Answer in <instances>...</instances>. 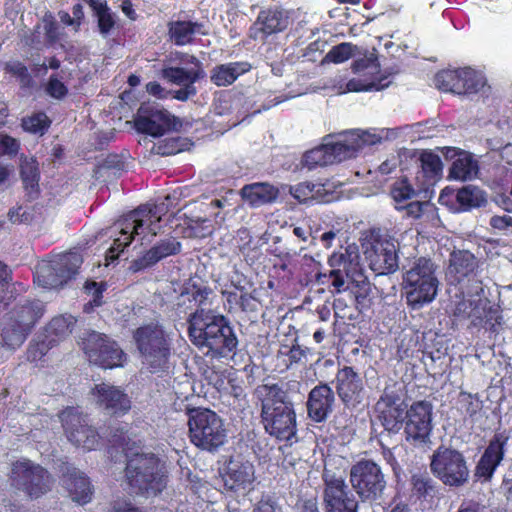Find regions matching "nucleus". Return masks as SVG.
I'll return each instance as SVG.
<instances>
[{
	"label": "nucleus",
	"mask_w": 512,
	"mask_h": 512,
	"mask_svg": "<svg viewBox=\"0 0 512 512\" xmlns=\"http://www.w3.org/2000/svg\"><path fill=\"white\" fill-rule=\"evenodd\" d=\"M85 292L92 296L88 303L91 307H99L103 304V293L107 289L105 282L87 281L84 286Z\"/></svg>",
	"instance_id": "nucleus-53"
},
{
	"label": "nucleus",
	"mask_w": 512,
	"mask_h": 512,
	"mask_svg": "<svg viewBox=\"0 0 512 512\" xmlns=\"http://www.w3.org/2000/svg\"><path fill=\"white\" fill-rule=\"evenodd\" d=\"M335 389L342 404L356 408L365 398V383L353 366L339 368L335 375Z\"/></svg>",
	"instance_id": "nucleus-24"
},
{
	"label": "nucleus",
	"mask_w": 512,
	"mask_h": 512,
	"mask_svg": "<svg viewBox=\"0 0 512 512\" xmlns=\"http://www.w3.org/2000/svg\"><path fill=\"white\" fill-rule=\"evenodd\" d=\"M254 394L261 405L265 432L280 441L292 440L297 434V415L288 392L273 383L258 385Z\"/></svg>",
	"instance_id": "nucleus-1"
},
{
	"label": "nucleus",
	"mask_w": 512,
	"mask_h": 512,
	"mask_svg": "<svg viewBox=\"0 0 512 512\" xmlns=\"http://www.w3.org/2000/svg\"><path fill=\"white\" fill-rule=\"evenodd\" d=\"M252 512H282V510L271 495L263 494L254 504Z\"/></svg>",
	"instance_id": "nucleus-56"
},
{
	"label": "nucleus",
	"mask_w": 512,
	"mask_h": 512,
	"mask_svg": "<svg viewBox=\"0 0 512 512\" xmlns=\"http://www.w3.org/2000/svg\"><path fill=\"white\" fill-rule=\"evenodd\" d=\"M462 82L465 84V93L462 95H471L479 93L485 87L486 78L471 67H465Z\"/></svg>",
	"instance_id": "nucleus-49"
},
{
	"label": "nucleus",
	"mask_w": 512,
	"mask_h": 512,
	"mask_svg": "<svg viewBox=\"0 0 512 512\" xmlns=\"http://www.w3.org/2000/svg\"><path fill=\"white\" fill-rule=\"evenodd\" d=\"M185 63L190 68L180 66H168L161 70V77L171 84L180 86L177 90L167 91L157 81H150L146 84V91L158 99H166L170 94L175 100L185 102L197 94L195 83L205 77L201 61L194 55H186Z\"/></svg>",
	"instance_id": "nucleus-6"
},
{
	"label": "nucleus",
	"mask_w": 512,
	"mask_h": 512,
	"mask_svg": "<svg viewBox=\"0 0 512 512\" xmlns=\"http://www.w3.org/2000/svg\"><path fill=\"white\" fill-rule=\"evenodd\" d=\"M169 40L175 46L191 45L195 42L196 35H206L203 31L204 24L192 20H172L167 24Z\"/></svg>",
	"instance_id": "nucleus-34"
},
{
	"label": "nucleus",
	"mask_w": 512,
	"mask_h": 512,
	"mask_svg": "<svg viewBox=\"0 0 512 512\" xmlns=\"http://www.w3.org/2000/svg\"><path fill=\"white\" fill-rule=\"evenodd\" d=\"M421 173L425 184L433 185L442 176V161L439 155L429 150H424L419 156Z\"/></svg>",
	"instance_id": "nucleus-40"
},
{
	"label": "nucleus",
	"mask_w": 512,
	"mask_h": 512,
	"mask_svg": "<svg viewBox=\"0 0 512 512\" xmlns=\"http://www.w3.org/2000/svg\"><path fill=\"white\" fill-rule=\"evenodd\" d=\"M290 25V12L280 7H270L258 13L254 27L262 40L284 32ZM257 38V35L254 36Z\"/></svg>",
	"instance_id": "nucleus-31"
},
{
	"label": "nucleus",
	"mask_w": 512,
	"mask_h": 512,
	"mask_svg": "<svg viewBox=\"0 0 512 512\" xmlns=\"http://www.w3.org/2000/svg\"><path fill=\"white\" fill-rule=\"evenodd\" d=\"M453 200L459 205L460 211H469L473 208H479L486 204L484 193L474 187L465 186L454 190L449 187L444 188L439 196V202L443 205H449Z\"/></svg>",
	"instance_id": "nucleus-32"
},
{
	"label": "nucleus",
	"mask_w": 512,
	"mask_h": 512,
	"mask_svg": "<svg viewBox=\"0 0 512 512\" xmlns=\"http://www.w3.org/2000/svg\"><path fill=\"white\" fill-rule=\"evenodd\" d=\"M308 349H303L300 345L294 344L286 353L289 365L299 364L307 356Z\"/></svg>",
	"instance_id": "nucleus-62"
},
{
	"label": "nucleus",
	"mask_w": 512,
	"mask_h": 512,
	"mask_svg": "<svg viewBox=\"0 0 512 512\" xmlns=\"http://www.w3.org/2000/svg\"><path fill=\"white\" fill-rule=\"evenodd\" d=\"M357 46L350 42H343L333 46L323 58V62L340 64L355 55Z\"/></svg>",
	"instance_id": "nucleus-48"
},
{
	"label": "nucleus",
	"mask_w": 512,
	"mask_h": 512,
	"mask_svg": "<svg viewBox=\"0 0 512 512\" xmlns=\"http://www.w3.org/2000/svg\"><path fill=\"white\" fill-rule=\"evenodd\" d=\"M352 71L355 74H365L367 71H377L379 68L378 58L374 54L364 55L352 63Z\"/></svg>",
	"instance_id": "nucleus-54"
},
{
	"label": "nucleus",
	"mask_w": 512,
	"mask_h": 512,
	"mask_svg": "<svg viewBox=\"0 0 512 512\" xmlns=\"http://www.w3.org/2000/svg\"><path fill=\"white\" fill-rule=\"evenodd\" d=\"M133 340L149 372L154 374L168 369L172 340L162 325L150 322L139 326L133 331Z\"/></svg>",
	"instance_id": "nucleus-5"
},
{
	"label": "nucleus",
	"mask_w": 512,
	"mask_h": 512,
	"mask_svg": "<svg viewBox=\"0 0 512 512\" xmlns=\"http://www.w3.org/2000/svg\"><path fill=\"white\" fill-rule=\"evenodd\" d=\"M366 251L370 268L378 275L394 273L399 266L398 249L392 238L377 235Z\"/></svg>",
	"instance_id": "nucleus-22"
},
{
	"label": "nucleus",
	"mask_w": 512,
	"mask_h": 512,
	"mask_svg": "<svg viewBox=\"0 0 512 512\" xmlns=\"http://www.w3.org/2000/svg\"><path fill=\"white\" fill-rule=\"evenodd\" d=\"M23 327L13 323L10 319L5 317L1 328V339L4 349L7 348L11 351L19 348L27 339L30 332H25Z\"/></svg>",
	"instance_id": "nucleus-42"
},
{
	"label": "nucleus",
	"mask_w": 512,
	"mask_h": 512,
	"mask_svg": "<svg viewBox=\"0 0 512 512\" xmlns=\"http://www.w3.org/2000/svg\"><path fill=\"white\" fill-rule=\"evenodd\" d=\"M182 244L174 236L160 239L140 257L134 259L130 264V270L134 273L144 271L156 265L161 260L175 256L181 252Z\"/></svg>",
	"instance_id": "nucleus-28"
},
{
	"label": "nucleus",
	"mask_w": 512,
	"mask_h": 512,
	"mask_svg": "<svg viewBox=\"0 0 512 512\" xmlns=\"http://www.w3.org/2000/svg\"><path fill=\"white\" fill-rule=\"evenodd\" d=\"M437 265L430 257H417L403 273L402 290L406 304L411 309H420L437 296L439 280Z\"/></svg>",
	"instance_id": "nucleus-4"
},
{
	"label": "nucleus",
	"mask_w": 512,
	"mask_h": 512,
	"mask_svg": "<svg viewBox=\"0 0 512 512\" xmlns=\"http://www.w3.org/2000/svg\"><path fill=\"white\" fill-rule=\"evenodd\" d=\"M50 124L51 120L43 112L35 113L22 120L23 129L34 134H44L50 127Z\"/></svg>",
	"instance_id": "nucleus-50"
},
{
	"label": "nucleus",
	"mask_w": 512,
	"mask_h": 512,
	"mask_svg": "<svg viewBox=\"0 0 512 512\" xmlns=\"http://www.w3.org/2000/svg\"><path fill=\"white\" fill-rule=\"evenodd\" d=\"M509 434L496 432L489 440L474 469V477L481 483L491 482L497 468L505 458Z\"/></svg>",
	"instance_id": "nucleus-21"
},
{
	"label": "nucleus",
	"mask_w": 512,
	"mask_h": 512,
	"mask_svg": "<svg viewBox=\"0 0 512 512\" xmlns=\"http://www.w3.org/2000/svg\"><path fill=\"white\" fill-rule=\"evenodd\" d=\"M45 305L40 300H28L16 304L7 314L6 317L13 323L23 327L25 332L32 331L33 327L44 315Z\"/></svg>",
	"instance_id": "nucleus-33"
},
{
	"label": "nucleus",
	"mask_w": 512,
	"mask_h": 512,
	"mask_svg": "<svg viewBox=\"0 0 512 512\" xmlns=\"http://www.w3.org/2000/svg\"><path fill=\"white\" fill-rule=\"evenodd\" d=\"M68 440L86 451L95 450L100 443L98 431L88 424L87 416L76 407H66L59 413Z\"/></svg>",
	"instance_id": "nucleus-19"
},
{
	"label": "nucleus",
	"mask_w": 512,
	"mask_h": 512,
	"mask_svg": "<svg viewBox=\"0 0 512 512\" xmlns=\"http://www.w3.org/2000/svg\"><path fill=\"white\" fill-rule=\"evenodd\" d=\"M82 263V256L77 252L50 256L37 264L34 282L46 289L62 288L76 277Z\"/></svg>",
	"instance_id": "nucleus-12"
},
{
	"label": "nucleus",
	"mask_w": 512,
	"mask_h": 512,
	"mask_svg": "<svg viewBox=\"0 0 512 512\" xmlns=\"http://www.w3.org/2000/svg\"><path fill=\"white\" fill-rule=\"evenodd\" d=\"M464 71L465 67L439 71L434 77L435 86L443 92L462 95L465 93V84L462 82Z\"/></svg>",
	"instance_id": "nucleus-38"
},
{
	"label": "nucleus",
	"mask_w": 512,
	"mask_h": 512,
	"mask_svg": "<svg viewBox=\"0 0 512 512\" xmlns=\"http://www.w3.org/2000/svg\"><path fill=\"white\" fill-rule=\"evenodd\" d=\"M335 392L328 383L320 382L314 386L307 398V415L316 423L325 422L334 410Z\"/></svg>",
	"instance_id": "nucleus-29"
},
{
	"label": "nucleus",
	"mask_w": 512,
	"mask_h": 512,
	"mask_svg": "<svg viewBox=\"0 0 512 512\" xmlns=\"http://www.w3.org/2000/svg\"><path fill=\"white\" fill-rule=\"evenodd\" d=\"M467 295V298L456 304L455 317L470 320L473 327L495 331L501 316L498 309L492 306L491 301L485 296L482 281L477 280L472 287H467Z\"/></svg>",
	"instance_id": "nucleus-11"
},
{
	"label": "nucleus",
	"mask_w": 512,
	"mask_h": 512,
	"mask_svg": "<svg viewBox=\"0 0 512 512\" xmlns=\"http://www.w3.org/2000/svg\"><path fill=\"white\" fill-rule=\"evenodd\" d=\"M175 117L167 110L159 109L157 105L142 103L134 119L138 132L153 137H160L174 126Z\"/></svg>",
	"instance_id": "nucleus-23"
},
{
	"label": "nucleus",
	"mask_w": 512,
	"mask_h": 512,
	"mask_svg": "<svg viewBox=\"0 0 512 512\" xmlns=\"http://www.w3.org/2000/svg\"><path fill=\"white\" fill-rule=\"evenodd\" d=\"M71 332L70 323L63 316L54 317L46 327V334L43 336H48V339H56L68 335Z\"/></svg>",
	"instance_id": "nucleus-52"
},
{
	"label": "nucleus",
	"mask_w": 512,
	"mask_h": 512,
	"mask_svg": "<svg viewBox=\"0 0 512 512\" xmlns=\"http://www.w3.org/2000/svg\"><path fill=\"white\" fill-rule=\"evenodd\" d=\"M83 351L91 364L103 369L123 367L127 361V354L116 340L96 331L84 338Z\"/></svg>",
	"instance_id": "nucleus-14"
},
{
	"label": "nucleus",
	"mask_w": 512,
	"mask_h": 512,
	"mask_svg": "<svg viewBox=\"0 0 512 512\" xmlns=\"http://www.w3.org/2000/svg\"><path fill=\"white\" fill-rule=\"evenodd\" d=\"M251 70V64L246 61L229 62L216 65L210 72V80L218 87L233 84L241 75Z\"/></svg>",
	"instance_id": "nucleus-36"
},
{
	"label": "nucleus",
	"mask_w": 512,
	"mask_h": 512,
	"mask_svg": "<svg viewBox=\"0 0 512 512\" xmlns=\"http://www.w3.org/2000/svg\"><path fill=\"white\" fill-rule=\"evenodd\" d=\"M484 506L477 500L474 499H464L459 507L457 512H482Z\"/></svg>",
	"instance_id": "nucleus-64"
},
{
	"label": "nucleus",
	"mask_w": 512,
	"mask_h": 512,
	"mask_svg": "<svg viewBox=\"0 0 512 512\" xmlns=\"http://www.w3.org/2000/svg\"><path fill=\"white\" fill-rule=\"evenodd\" d=\"M425 203L420 201H413L403 205H395V209L398 211L405 210L406 216L413 219H419L422 217L424 212Z\"/></svg>",
	"instance_id": "nucleus-61"
},
{
	"label": "nucleus",
	"mask_w": 512,
	"mask_h": 512,
	"mask_svg": "<svg viewBox=\"0 0 512 512\" xmlns=\"http://www.w3.org/2000/svg\"><path fill=\"white\" fill-rule=\"evenodd\" d=\"M96 406L111 416H122L131 409L129 396L120 387L100 383L91 389Z\"/></svg>",
	"instance_id": "nucleus-25"
},
{
	"label": "nucleus",
	"mask_w": 512,
	"mask_h": 512,
	"mask_svg": "<svg viewBox=\"0 0 512 512\" xmlns=\"http://www.w3.org/2000/svg\"><path fill=\"white\" fill-rule=\"evenodd\" d=\"M413 493L419 499H426L433 496L435 486L433 480L428 475L414 474L411 478Z\"/></svg>",
	"instance_id": "nucleus-51"
},
{
	"label": "nucleus",
	"mask_w": 512,
	"mask_h": 512,
	"mask_svg": "<svg viewBox=\"0 0 512 512\" xmlns=\"http://www.w3.org/2000/svg\"><path fill=\"white\" fill-rule=\"evenodd\" d=\"M211 293L212 289L206 285L196 282L188 283L179 296L178 305H185L186 302H189L190 308L193 306L201 307L205 305Z\"/></svg>",
	"instance_id": "nucleus-43"
},
{
	"label": "nucleus",
	"mask_w": 512,
	"mask_h": 512,
	"mask_svg": "<svg viewBox=\"0 0 512 512\" xmlns=\"http://www.w3.org/2000/svg\"><path fill=\"white\" fill-rule=\"evenodd\" d=\"M187 322L189 339L196 347L208 348L215 357H227L236 349L238 340L225 316L200 308Z\"/></svg>",
	"instance_id": "nucleus-2"
},
{
	"label": "nucleus",
	"mask_w": 512,
	"mask_h": 512,
	"mask_svg": "<svg viewBox=\"0 0 512 512\" xmlns=\"http://www.w3.org/2000/svg\"><path fill=\"white\" fill-rule=\"evenodd\" d=\"M182 141L181 137L166 138L163 144L158 146L159 153L161 155H175L181 152L183 150Z\"/></svg>",
	"instance_id": "nucleus-57"
},
{
	"label": "nucleus",
	"mask_w": 512,
	"mask_h": 512,
	"mask_svg": "<svg viewBox=\"0 0 512 512\" xmlns=\"http://www.w3.org/2000/svg\"><path fill=\"white\" fill-rule=\"evenodd\" d=\"M432 420L433 406L429 401L412 402L408 407L402 428L405 441L415 448L429 445L433 429Z\"/></svg>",
	"instance_id": "nucleus-15"
},
{
	"label": "nucleus",
	"mask_w": 512,
	"mask_h": 512,
	"mask_svg": "<svg viewBox=\"0 0 512 512\" xmlns=\"http://www.w3.org/2000/svg\"><path fill=\"white\" fill-rule=\"evenodd\" d=\"M7 477L12 489L23 492L31 499L47 494L53 485V478L48 470L27 458L13 461Z\"/></svg>",
	"instance_id": "nucleus-9"
},
{
	"label": "nucleus",
	"mask_w": 512,
	"mask_h": 512,
	"mask_svg": "<svg viewBox=\"0 0 512 512\" xmlns=\"http://www.w3.org/2000/svg\"><path fill=\"white\" fill-rule=\"evenodd\" d=\"M327 264L329 270L327 272H317L315 281L318 285L328 287L331 293L345 291L348 288L346 285L347 280L356 282L358 285L359 283H362L364 286L369 285L361 272L359 263L355 262L347 251L333 252L329 256Z\"/></svg>",
	"instance_id": "nucleus-13"
},
{
	"label": "nucleus",
	"mask_w": 512,
	"mask_h": 512,
	"mask_svg": "<svg viewBox=\"0 0 512 512\" xmlns=\"http://www.w3.org/2000/svg\"><path fill=\"white\" fill-rule=\"evenodd\" d=\"M46 93L52 98L62 99L68 94V88L55 75H52L47 82Z\"/></svg>",
	"instance_id": "nucleus-55"
},
{
	"label": "nucleus",
	"mask_w": 512,
	"mask_h": 512,
	"mask_svg": "<svg viewBox=\"0 0 512 512\" xmlns=\"http://www.w3.org/2000/svg\"><path fill=\"white\" fill-rule=\"evenodd\" d=\"M322 479V500L325 512H358V500L344 477L325 470Z\"/></svg>",
	"instance_id": "nucleus-20"
},
{
	"label": "nucleus",
	"mask_w": 512,
	"mask_h": 512,
	"mask_svg": "<svg viewBox=\"0 0 512 512\" xmlns=\"http://www.w3.org/2000/svg\"><path fill=\"white\" fill-rule=\"evenodd\" d=\"M408 407L403 386L397 381H393L385 385L374 404L375 421L389 435H396L403 428Z\"/></svg>",
	"instance_id": "nucleus-10"
},
{
	"label": "nucleus",
	"mask_w": 512,
	"mask_h": 512,
	"mask_svg": "<svg viewBox=\"0 0 512 512\" xmlns=\"http://www.w3.org/2000/svg\"><path fill=\"white\" fill-rule=\"evenodd\" d=\"M314 185L308 182L299 183L291 187V195L299 202H306L312 198Z\"/></svg>",
	"instance_id": "nucleus-60"
},
{
	"label": "nucleus",
	"mask_w": 512,
	"mask_h": 512,
	"mask_svg": "<svg viewBox=\"0 0 512 512\" xmlns=\"http://www.w3.org/2000/svg\"><path fill=\"white\" fill-rule=\"evenodd\" d=\"M389 195L395 202V205H403V203L414 198L417 195V192L409 179L404 176L398 178L392 183Z\"/></svg>",
	"instance_id": "nucleus-45"
},
{
	"label": "nucleus",
	"mask_w": 512,
	"mask_h": 512,
	"mask_svg": "<svg viewBox=\"0 0 512 512\" xmlns=\"http://www.w3.org/2000/svg\"><path fill=\"white\" fill-rule=\"evenodd\" d=\"M188 436L197 448L217 451L226 442L227 432L222 418L209 408L188 409Z\"/></svg>",
	"instance_id": "nucleus-8"
},
{
	"label": "nucleus",
	"mask_w": 512,
	"mask_h": 512,
	"mask_svg": "<svg viewBox=\"0 0 512 512\" xmlns=\"http://www.w3.org/2000/svg\"><path fill=\"white\" fill-rule=\"evenodd\" d=\"M430 468L445 485L459 487L468 481L467 463L464 455L458 450L438 447L433 453Z\"/></svg>",
	"instance_id": "nucleus-17"
},
{
	"label": "nucleus",
	"mask_w": 512,
	"mask_h": 512,
	"mask_svg": "<svg viewBox=\"0 0 512 512\" xmlns=\"http://www.w3.org/2000/svg\"><path fill=\"white\" fill-rule=\"evenodd\" d=\"M20 177L28 199H37L40 195V170L38 162L35 159L22 162L20 165Z\"/></svg>",
	"instance_id": "nucleus-37"
},
{
	"label": "nucleus",
	"mask_w": 512,
	"mask_h": 512,
	"mask_svg": "<svg viewBox=\"0 0 512 512\" xmlns=\"http://www.w3.org/2000/svg\"><path fill=\"white\" fill-rule=\"evenodd\" d=\"M333 159L328 151L327 144H322L304 153L303 166L309 170L333 164Z\"/></svg>",
	"instance_id": "nucleus-44"
},
{
	"label": "nucleus",
	"mask_w": 512,
	"mask_h": 512,
	"mask_svg": "<svg viewBox=\"0 0 512 512\" xmlns=\"http://www.w3.org/2000/svg\"><path fill=\"white\" fill-rule=\"evenodd\" d=\"M94 16L97 18L99 32L108 35L116 25L115 14L105 0H87Z\"/></svg>",
	"instance_id": "nucleus-41"
},
{
	"label": "nucleus",
	"mask_w": 512,
	"mask_h": 512,
	"mask_svg": "<svg viewBox=\"0 0 512 512\" xmlns=\"http://www.w3.org/2000/svg\"><path fill=\"white\" fill-rule=\"evenodd\" d=\"M477 268L478 261L474 254L467 250L453 251L450 254L446 277L451 285H461L465 281H472V286L476 281L474 277Z\"/></svg>",
	"instance_id": "nucleus-30"
},
{
	"label": "nucleus",
	"mask_w": 512,
	"mask_h": 512,
	"mask_svg": "<svg viewBox=\"0 0 512 512\" xmlns=\"http://www.w3.org/2000/svg\"><path fill=\"white\" fill-rule=\"evenodd\" d=\"M128 430L125 427L118 426L111 431L109 434L108 441L109 443L116 448H122L128 444V436H127Z\"/></svg>",
	"instance_id": "nucleus-59"
},
{
	"label": "nucleus",
	"mask_w": 512,
	"mask_h": 512,
	"mask_svg": "<svg viewBox=\"0 0 512 512\" xmlns=\"http://www.w3.org/2000/svg\"><path fill=\"white\" fill-rule=\"evenodd\" d=\"M326 42L321 40H315L311 42L304 50L303 56L308 58L309 60L315 61V54L322 53Z\"/></svg>",
	"instance_id": "nucleus-63"
},
{
	"label": "nucleus",
	"mask_w": 512,
	"mask_h": 512,
	"mask_svg": "<svg viewBox=\"0 0 512 512\" xmlns=\"http://www.w3.org/2000/svg\"><path fill=\"white\" fill-rule=\"evenodd\" d=\"M18 141L9 135H0V157L15 156L19 151Z\"/></svg>",
	"instance_id": "nucleus-58"
},
{
	"label": "nucleus",
	"mask_w": 512,
	"mask_h": 512,
	"mask_svg": "<svg viewBox=\"0 0 512 512\" xmlns=\"http://www.w3.org/2000/svg\"><path fill=\"white\" fill-rule=\"evenodd\" d=\"M242 200L250 207H260L276 201L279 189L267 182H256L244 185L240 190Z\"/></svg>",
	"instance_id": "nucleus-35"
},
{
	"label": "nucleus",
	"mask_w": 512,
	"mask_h": 512,
	"mask_svg": "<svg viewBox=\"0 0 512 512\" xmlns=\"http://www.w3.org/2000/svg\"><path fill=\"white\" fill-rule=\"evenodd\" d=\"M375 135L361 130H352L342 135V139L328 142V151L334 163L355 158L364 147L375 143Z\"/></svg>",
	"instance_id": "nucleus-26"
},
{
	"label": "nucleus",
	"mask_w": 512,
	"mask_h": 512,
	"mask_svg": "<svg viewBox=\"0 0 512 512\" xmlns=\"http://www.w3.org/2000/svg\"><path fill=\"white\" fill-rule=\"evenodd\" d=\"M4 72L15 77L23 89L31 88L34 85V80L27 66L18 60L6 62L4 64Z\"/></svg>",
	"instance_id": "nucleus-47"
},
{
	"label": "nucleus",
	"mask_w": 512,
	"mask_h": 512,
	"mask_svg": "<svg viewBox=\"0 0 512 512\" xmlns=\"http://www.w3.org/2000/svg\"><path fill=\"white\" fill-rule=\"evenodd\" d=\"M61 480L73 502L85 505L91 502L94 488L90 478L69 463L61 466Z\"/></svg>",
	"instance_id": "nucleus-27"
},
{
	"label": "nucleus",
	"mask_w": 512,
	"mask_h": 512,
	"mask_svg": "<svg viewBox=\"0 0 512 512\" xmlns=\"http://www.w3.org/2000/svg\"><path fill=\"white\" fill-rule=\"evenodd\" d=\"M478 171L477 161L469 152H463L451 164L449 178L465 181L471 179Z\"/></svg>",
	"instance_id": "nucleus-39"
},
{
	"label": "nucleus",
	"mask_w": 512,
	"mask_h": 512,
	"mask_svg": "<svg viewBox=\"0 0 512 512\" xmlns=\"http://www.w3.org/2000/svg\"><path fill=\"white\" fill-rule=\"evenodd\" d=\"M350 483L362 501H376L386 486L384 474L378 464L360 460L350 469Z\"/></svg>",
	"instance_id": "nucleus-18"
},
{
	"label": "nucleus",
	"mask_w": 512,
	"mask_h": 512,
	"mask_svg": "<svg viewBox=\"0 0 512 512\" xmlns=\"http://www.w3.org/2000/svg\"><path fill=\"white\" fill-rule=\"evenodd\" d=\"M219 476L226 493L244 494L254 488L256 469L254 463L243 455H231L219 468Z\"/></svg>",
	"instance_id": "nucleus-16"
},
{
	"label": "nucleus",
	"mask_w": 512,
	"mask_h": 512,
	"mask_svg": "<svg viewBox=\"0 0 512 512\" xmlns=\"http://www.w3.org/2000/svg\"><path fill=\"white\" fill-rule=\"evenodd\" d=\"M48 338V336L39 335L37 339L30 342L26 351V358L28 361L36 363L42 360L54 343H56V339Z\"/></svg>",
	"instance_id": "nucleus-46"
},
{
	"label": "nucleus",
	"mask_w": 512,
	"mask_h": 512,
	"mask_svg": "<svg viewBox=\"0 0 512 512\" xmlns=\"http://www.w3.org/2000/svg\"><path fill=\"white\" fill-rule=\"evenodd\" d=\"M164 204H144L129 212L117 222L120 236L115 238L113 244L106 252V260L118 259L120 253L127 248L136 236L143 240L148 234L156 236L160 230L161 214L164 213Z\"/></svg>",
	"instance_id": "nucleus-3"
},
{
	"label": "nucleus",
	"mask_w": 512,
	"mask_h": 512,
	"mask_svg": "<svg viewBox=\"0 0 512 512\" xmlns=\"http://www.w3.org/2000/svg\"><path fill=\"white\" fill-rule=\"evenodd\" d=\"M125 475L137 493L157 495L167 486V474L154 453L134 454L127 460Z\"/></svg>",
	"instance_id": "nucleus-7"
}]
</instances>
